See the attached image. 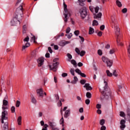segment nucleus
Listing matches in <instances>:
<instances>
[{"instance_id":"nucleus-1","label":"nucleus","mask_w":130,"mask_h":130,"mask_svg":"<svg viewBox=\"0 0 130 130\" xmlns=\"http://www.w3.org/2000/svg\"><path fill=\"white\" fill-rule=\"evenodd\" d=\"M23 6H20L16 9L15 12V15L13 19L11 21L12 26H17V25H20V20H22V17L23 15Z\"/></svg>"},{"instance_id":"nucleus-2","label":"nucleus","mask_w":130,"mask_h":130,"mask_svg":"<svg viewBox=\"0 0 130 130\" xmlns=\"http://www.w3.org/2000/svg\"><path fill=\"white\" fill-rule=\"evenodd\" d=\"M105 86L104 87V90H102L100 89V92H101L102 95L104 96L106 99H108L110 98V95H111V92L110 91V88L108 87V84L106 81H104Z\"/></svg>"},{"instance_id":"nucleus-3","label":"nucleus","mask_w":130,"mask_h":130,"mask_svg":"<svg viewBox=\"0 0 130 130\" xmlns=\"http://www.w3.org/2000/svg\"><path fill=\"white\" fill-rule=\"evenodd\" d=\"M114 32L115 35H116V41L117 45L119 46H122L123 44L121 42V35H120V29L118 25L114 26Z\"/></svg>"},{"instance_id":"nucleus-4","label":"nucleus","mask_w":130,"mask_h":130,"mask_svg":"<svg viewBox=\"0 0 130 130\" xmlns=\"http://www.w3.org/2000/svg\"><path fill=\"white\" fill-rule=\"evenodd\" d=\"M63 7H64V13L63 15L64 16V21L66 23L68 22V19L71 17V12L69 11L68 10V9L67 8L68 7V6L66 4H63Z\"/></svg>"},{"instance_id":"nucleus-5","label":"nucleus","mask_w":130,"mask_h":130,"mask_svg":"<svg viewBox=\"0 0 130 130\" xmlns=\"http://www.w3.org/2000/svg\"><path fill=\"white\" fill-rule=\"evenodd\" d=\"M102 59L103 62L107 63V67H109V68L112 67L113 63L112 60H111L108 58L104 56L102 57Z\"/></svg>"},{"instance_id":"nucleus-6","label":"nucleus","mask_w":130,"mask_h":130,"mask_svg":"<svg viewBox=\"0 0 130 130\" xmlns=\"http://www.w3.org/2000/svg\"><path fill=\"white\" fill-rule=\"evenodd\" d=\"M1 120L2 123H5L4 120H8V111L5 110L2 113Z\"/></svg>"},{"instance_id":"nucleus-7","label":"nucleus","mask_w":130,"mask_h":130,"mask_svg":"<svg viewBox=\"0 0 130 130\" xmlns=\"http://www.w3.org/2000/svg\"><path fill=\"white\" fill-rule=\"evenodd\" d=\"M59 64V63L57 61L53 63L52 65H49V67L50 69V71H53V72H56L57 71V66Z\"/></svg>"},{"instance_id":"nucleus-8","label":"nucleus","mask_w":130,"mask_h":130,"mask_svg":"<svg viewBox=\"0 0 130 130\" xmlns=\"http://www.w3.org/2000/svg\"><path fill=\"white\" fill-rule=\"evenodd\" d=\"M3 110H6V109H9V102L6 100H3V104L2 106Z\"/></svg>"},{"instance_id":"nucleus-9","label":"nucleus","mask_w":130,"mask_h":130,"mask_svg":"<svg viewBox=\"0 0 130 130\" xmlns=\"http://www.w3.org/2000/svg\"><path fill=\"white\" fill-rule=\"evenodd\" d=\"M80 15L82 19H85L87 16V10L86 9H82L80 12Z\"/></svg>"},{"instance_id":"nucleus-10","label":"nucleus","mask_w":130,"mask_h":130,"mask_svg":"<svg viewBox=\"0 0 130 130\" xmlns=\"http://www.w3.org/2000/svg\"><path fill=\"white\" fill-rule=\"evenodd\" d=\"M111 23L113 26H117L118 25L117 24V20L115 19V16H111Z\"/></svg>"},{"instance_id":"nucleus-11","label":"nucleus","mask_w":130,"mask_h":130,"mask_svg":"<svg viewBox=\"0 0 130 130\" xmlns=\"http://www.w3.org/2000/svg\"><path fill=\"white\" fill-rule=\"evenodd\" d=\"M38 67H41L43 66L44 63V58L40 57L38 59Z\"/></svg>"},{"instance_id":"nucleus-12","label":"nucleus","mask_w":130,"mask_h":130,"mask_svg":"<svg viewBox=\"0 0 130 130\" xmlns=\"http://www.w3.org/2000/svg\"><path fill=\"white\" fill-rule=\"evenodd\" d=\"M101 17H102V13L101 12L99 13L98 14H94V19H97L101 21Z\"/></svg>"},{"instance_id":"nucleus-13","label":"nucleus","mask_w":130,"mask_h":130,"mask_svg":"<svg viewBox=\"0 0 130 130\" xmlns=\"http://www.w3.org/2000/svg\"><path fill=\"white\" fill-rule=\"evenodd\" d=\"M37 93L39 97H43V89L42 88L37 89Z\"/></svg>"},{"instance_id":"nucleus-14","label":"nucleus","mask_w":130,"mask_h":130,"mask_svg":"<svg viewBox=\"0 0 130 130\" xmlns=\"http://www.w3.org/2000/svg\"><path fill=\"white\" fill-rule=\"evenodd\" d=\"M120 128L121 129H123V128H125V121L124 119H122L121 121H120Z\"/></svg>"},{"instance_id":"nucleus-15","label":"nucleus","mask_w":130,"mask_h":130,"mask_svg":"<svg viewBox=\"0 0 130 130\" xmlns=\"http://www.w3.org/2000/svg\"><path fill=\"white\" fill-rule=\"evenodd\" d=\"M70 115H71V110L68 109L65 111L64 114V117L65 118H68Z\"/></svg>"},{"instance_id":"nucleus-16","label":"nucleus","mask_w":130,"mask_h":130,"mask_svg":"<svg viewBox=\"0 0 130 130\" xmlns=\"http://www.w3.org/2000/svg\"><path fill=\"white\" fill-rule=\"evenodd\" d=\"M84 88H86V90L87 91L91 90H92V87L90 86V84L89 83H85V85H84Z\"/></svg>"},{"instance_id":"nucleus-17","label":"nucleus","mask_w":130,"mask_h":130,"mask_svg":"<svg viewBox=\"0 0 130 130\" xmlns=\"http://www.w3.org/2000/svg\"><path fill=\"white\" fill-rule=\"evenodd\" d=\"M30 46V43H25V45H23L22 48V50L23 51V50H25L26 48H28Z\"/></svg>"},{"instance_id":"nucleus-18","label":"nucleus","mask_w":130,"mask_h":130,"mask_svg":"<svg viewBox=\"0 0 130 130\" xmlns=\"http://www.w3.org/2000/svg\"><path fill=\"white\" fill-rule=\"evenodd\" d=\"M48 124L49 125H50V127H51L52 128H53V127H55V126H56V124H55L53 122L49 121Z\"/></svg>"},{"instance_id":"nucleus-19","label":"nucleus","mask_w":130,"mask_h":130,"mask_svg":"<svg viewBox=\"0 0 130 130\" xmlns=\"http://www.w3.org/2000/svg\"><path fill=\"white\" fill-rule=\"evenodd\" d=\"M9 123L6 122L4 123V126H3V130H9Z\"/></svg>"},{"instance_id":"nucleus-20","label":"nucleus","mask_w":130,"mask_h":130,"mask_svg":"<svg viewBox=\"0 0 130 130\" xmlns=\"http://www.w3.org/2000/svg\"><path fill=\"white\" fill-rule=\"evenodd\" d=\"M17 122H18V125H21V124H22V117L21 116H19L18 117Z\"/></svg>"},{"instance_id":"nucleus-21","label":"nucleus","mask_w":130,"mask_h":130,"mask_svg":"<svg viewBox=\"0 0 130 130\" xmlns=\"http://www.w3.org/2000/svg\"><path fill=\"white\" fill-rule=\"evenodd\" d=\"M31 37L30 38V42H34V43H35V42H36V41H35V36L32 35V34H31Z\"/></svg>"},{"instance_id":"nucleus-22","label":"nucleus","mask_w":130,"mask_h":130,"mask_svg":"<svg viewBox=\"0 0 130 130\" xmlns=\"http://www.w3.org/2000/svg\"><path fill=\"white\" fill-rule=\"evenodd\" d=\"M71 63L73 64L75 68H77V67H78V65L77 64V62L75 60V59H72L71 60Z\"/></svg>"},{"instance_id":"nucleus-23","label":"nucleus","mask_w":130,"mask_h":130,"mask_svg":"<svg viewBox=\"0 0 130 130\" xmlns=\"http://www.w3.org/2000/svg\"><path fill=\"white\" fill-rule=\"evenodd\" d=\"M74 80L71 82L72 84H77V82H78V78L76 76L74 77Z\"/></svg>"},{"instance_id":"nucleus-24","label":"nucleus","mask_w":130,"mask_h":130,"mask_svg":"<svg viewBox=\"0 0 130 130\" xmlns=\"http://www.w3.org/2000/svg\"><path fill=\"white\" fill-rule=\"evenodd\" d=\"M86 96L87 98H88V99H90V98H92V94H91V93L89 92H86Z\"/></svg>"},{"instance_id":"nucleus-25","label":"nucleus","mask_w":130,"mask_h":130,"mask_svg":"<svg viewBox=\"0 0 130 130\" xmlns=\"http://www.w3.org/2000/svg\"><path fill=\"white\" fill-rule=\"evenodd\" d=\"M116 3L117 6H118L119 8H121V7H122V4H121V3L119 1L117 0Z\"/></svg>"},{"instance_id":"nucleus-26","label":"nucleus","mask_w":130,"mask_h":130,"mask_svg":"<svg viewBox=\"0 0 130 130\" xmlns=\"http://www.w3.org/2000/svg\"><path fill=\"white\" fill-rule=\"evenodd\" d=\"M31 102L34 104H36V103H37V101L36 100V99L34 96L31 97Z\"/></svg>"},{"instance_id":"nucleus-27","label":"nucleus","mask_w":130,"mask_h":130,"mask_svg":"<svg viewBox=\"0 0 130 130\" xmlns=\"http://www.w3.org/2000/svg\"><path fill=\"white\" fill-rule=\"evenodd\" d=\"M29 36H27L24 40H23V42L24 43H29Z\"/></svg>"},{"instance_id":"nucleus-28","label":"nucleus","mask_w":130,"mask_h":130,"mask_svg":"<svg viewBox=\"0 0 130 130\" xmlns=\"http://www.w3.org/2000/svg\"><path fill=\"white\" fill-rule=\"evenodd\" d=\"M99 23H98V21H97V20H94L92 21V26H98Z\"/></svg>"},{"instance_id":"nucleus-29","label":"nucleus","mask_w":130,"mask_h":130,"mask_svg":"<svg viewBox=\"0 0 130 130\" xmlns=\"http://www.w3.org/2000/svg\"><path fill=\"white\" fill-rule=\"evenodd\" d=\"M94 33V28L90 27H89V34L91 35Z\"/></svg>"},{"instance_id":"nucleus-30","label":"nucleus","mask_w":130,"mask_h":130,"mask_svg":"<svg viewBox=\"0 0 130 130\" xmlns=\"http://www.w3.org/2000/svg\"><path fill=\"white\" fill-rule=\"evenodd\" d=\"M106 74L108 76V77H112V73L109 71V70L106 71Z\"/></svg>"},{"instance_id":"nucleus-31","label":"nucleus","mask_w":130,"mask_h":130,"mask_svg":"<svg viewBox=\"0 0 130 130\" xmlns=\"http://www.w3.org/2000/svg\"><path fill=\"white\" fill-rule=\"evenodd\" d=\"M112 76H114V77H117L118 76L116 70L113 71Z\"/></svg>"},{"instance_id":"nucleus-32","label":"nucleus","mask_w":130,"mask_h":130,"mask_svg":"<svg viewBox=\"0 0 130 130\" xmlns=\"http://www.w3.org/2000/svg\"><path fill=\"white\" fill-rule=\"evenodd\" d=\"M26 31H27V25H24L23 26V33H26Z\"/></svg>"},{"instance_id":"nucleus-33","label":"nucleus","mask_w":130,"mask_h":130,"mask_svg":"<svg viewBox=\"0 0 130 130\" xmlns=\"http://www.w3.org/2000/svg\"><path fill=\"white\" fill-rule=\"evenodd\" d=\"M105 123V120L104 119H101L100 121V124H101V125H104V124Z\"/></svg>"},{"instance_id":"nucleus-34","label":"nucleus","mask_w":130,"mask_h":130,"mask_svg":"<svg viewBox=\"0 0 130 130\" xmlns=\"http://www.w3.org/2000/svg\"><path fill=\"white\" fill-rule=\"evenodd\" d=\"M80 56H84V55H85V54H86V51L82 50L81 51V52L80 53Z\"/></svg>"},{"instance_id":"nucleus-35","label":"nucleus","mask_w":130,"mask_h":130,"mask_svg":"<svg viewBox=\"0 0 130 130\" xmlns=\"http://www.w3.org/2000/svg\"><path fill=\"white\" fill-rule=\"evenodd\" d=\"M21 105V102L19 101H17L16 103V107H20V105Z\"/></svg>"},{"instance_id":"nucleus-36","label":"nucleus","mask_w":130,"mask_h":130,"mask_svg":"<svg viewBox=\"0 0 130 130\" xmlns=\"http://www.w3.org/2000/svg\"><path fill=\"white\" fill-rule=\"evenodd\" d=\"M65 36H67L68 39H71V38H72V37L73 36V34L72 33H70L69 35L66 34Z\"/></svg>"},{"instance_id":"nucleus-37","label":"nucleus","mask_w":130,"mask_h":130,"mask_svg":"<svg viewBox=\"0 0 130 130\" xmlns=\"http://www.w3.org/2000/svg\"><path fill=\"white\" fill-rule=\"evenodd\" d=\"M128 56L130 58V44H129L128 47H127Z\"/></svg>"},{"instance_id":"nucleus-38","label":"nucleus","mask_w":130,"mask_h":130,"mask_svg":"<svg viewBox=\"0 0 130 130\" xmlns=\"http://www.w3.org/2000/svg\"><path fill=\"white\" fill-rule=\"evenodd\" d=\"M64 122V120H63V117H62V118L60 120V124H62V126H63Z\"/></svg>"},{"instance_id":"nucleus-39","label":"nucleus","mask_w":130,"mask_h":130,"mask_svg":"<svg viewBox=\"0 0 130 130\" xmlns=\"http://www.w3.org/2000/svg\"><path fill=\"white\" fill-rule=\"evenodd\" d=\"M120 116L121 117H124V116H125V113L122 111L120 112Z\"/></svg>"},{"instance_id":"nucleus-40","label":"nucleus","mask_w":130,"mask_h":130,"mask_svg":"<svg viewBox=\"0 0 130 130\" xmlns=\"http://www.w3.org/2000/svg\"><path fill=\"white\" fill-rule=\"evenodd\" d=\"M109 52L110 54H113V53H114V52H115V50H114V49H112L110 50Z\"/></svg>"},{"instance_id":"nucleus-41","label":"nucleus","mask_w":130,"mask_h":130,"mask_svg":"<svg viewBox=\"0 0 130 130\" xmlns=\"http://www.w3.org/2000/svg\"><path fill=\"white\" fill-rule=\"evenodd\" d=\"M126 112H127V115L128 118L130 119V109H127L126 110Z\"/></svg>"},{"instance_id":"nucleus-42","label":"nucleus","mask_w":130,"mask_h":130,"mask_svg":"<svg viewBox=\"0 0 130 130\" xmlns=\"http://www.w3.org/2000/svg\"><path fill=\"white\" fill-rule=\"evenodd\" d=\"M11 112L12 113H15V111L16 110V108H15V106H12L11 107Z\"/></svg>"},{"instance_id":"nucleus-43","label":"nucleus","mask_w":130,"mask_h":130,"mask_svg":"<svg viewBox=\"0 0 130 130\" xmlns=\"http://www.w3.org/2000/svg\"><path fill=\"white\" fill-rule=\"evenodd\" d=\"M70 73L71 75H72V76H75V70H74V69H71L70 70Z\"/></svg>"},{"instance_id":"nucleus-44","label":"nucleus","mask_w":130,"mask_h":130,"mask_svg":"<svg viewBox=\"0 0 130 130\" xmlns=\"http://www.w3.org/2000/svg\"><path fill=\"white\" fill-rule=\"evenodd\" d=\"M75 72L76 73H77V74H78V75H80L81 73H82V72L81 71V70H80V69H77L75 70Z\"/></svg>"},{"instance_id":"nucleus-45","label":"nucleus","mask_w":130,"mask_h":130,"mask_svg":"<svg viewBox=\"0 0 130 130\" xmlns=\"http://www.w3.org/2000/svg\"><path fill=\"white\" fill-rule=\"evenodd\" d=\"M67 34H69V33H70V32H71V27H68L67 29H66V31Z\"/></svg>"},{"instance_id":"nucleus-46","label":"nucleus","mask_w":130,"mask_h":130,"mask_svg":"<svg viewBox=\"0 0 130 130\" xmlns=\"http://www.w3.org/2000/svg\"><path fill=\"white\" fill-rule=\"evenodd\" d=\"M75 51H76V53L78 54H80V53L81 52L80 51V49H79V48H75Z\"/></svg>"},{"instance_id":"nucleus-47","label":"nucleus","mask_w":130,"mask_h":130,"mask_svg":"<svg viewBox=\"0 0 130 130\" xmlns=\"http://www.w3.org/2000/svg\"><path fill=\"white\" fill-rule=\"evenodd\" d=\"M67 56L69 59H72V58H73V56H72V55H71L70 53H67Z\"/></svg>"},{"instance_id":"nucleus-48","label":"nucleus","mask_w":130,"mask_h":130,"mask_svg":"<svg viewBox=\"0 0 130 130\" xmlns=\"http://www.w3.org/2000/svg\"><path fill=\"white\" fill-rule=\"evenodd\" d=\"M74 34L76 35V36H78L79 34H80V31L79 30H75L74 31Z\"/></svg>"},{"instance_id":"nucleus-49","label":"nucleus","mask_w":130,"mask_h":130,"mask_svg":"<svg viewBox=\"0 0 130 130\" xmlns=\"http://www.w3.org/2000/svg\"><path fill=\"white\" fill-rule=\"evenodd\" d=\"M94 11H95V13H98V12L99 11V7H96L95 8H94Z\"/></svg>"},{"instance_id":"nucleus-50","label":"nucleus","mask_w":130,"mask_h":130,"mask_svg":"<svg viewBox=\"0 0 130 130\" xmlns=\"http://www.w3.org/2000/svg\"><path fill=\"white\" fill-rule=\"evenodd\" d=\"M85 104H86V105H89V104H90V100L86 99L85 100Z\"/></svg>"},{"instance_id":"nucleus-51","label":"nucleus","mask_w":130,"mask_h":130,"mask_svg":"<svg viewBox=\"0 0 130 130\" xmlns=\"http://www.w3.org/2000/svg\"><path fill=\"white\" fill-rule=\"evenodd\" d=\"M86 83V80L82 79L80 81V83L82 85H84Z\"/></svg>"},{"instance_id":"nucleus-52","label":"nucleus","mask_w":130,"mask_h":130,"mask_svg":"<svg viewBox=\"0 0 130 130\" xmlns=\"http://www.w3.org/2000/svg\"><path fill=\"white\" fill-rule=\"evenodd\" d=\"M104 29H105V25H101V27H100V29L102 31H103V30H104Z\"/></svg>"},{"instance_id":"nucleus-53","label":"nucleus","mask_w":130,"mask_h":130,"mask_svg":"<svg viewBox=\"0 0 130 130\" xmlns=\"http://www.w3.org/2000/svg\"><path fill=\"white\" fill-rule=\"evenodd\" d=\"M122 13H123L124 14H125V13H126L127 12V9L126 8H124L122 10Z\"/></svg>"},{"instance_id":"nucleus-54","label":"nucleus","mask_w":130,"mask_h":130,"mask_svg":"<svg viewBox=\"0 0 130 130\" xmlns=\"http://www.w3.org/2000/svg\"><path fill=\"white\" fill-rule=\"evenodd\" d=\"M98 53L99 55H102V50H98Z\"/></svg>"},{"instance_id":"nucleus-55","label":"nucleus","mask_w":130,"mask_h":130,"mask_svg":"<svg viewBox=\"0 0 130 130\" xmlns=\"http://www.w3.org/2000/svg\"><path fill=\"white\" fill-rule=\"evenodd\" d=\"M79 75H80V76H81L82 78H86V74L84 73L81 72Z\"/></svg>"},{"instance_id":"nucleus-56","label":"nucleus","mask_w":130,"mask_h":130,"mask_svg":"<svg viewBox=\"0 0 130 130\" xmlns=\"http://www.w3.org/2000/svg\"><path fill=\"white\" fill-rule=\"evenodd\" d=\"M47 127H48V125H47V124H45L43 128L44 129L47 130Z\"/></svg>"},{"instance_id":"nucleus-57","label":"nucleus","mask_w":130,"mask_h":130,"mask_svg":"<svg viewBox=\"0 0 130 130\" xmlns=\"http://www.w3.org/2000/svg\"><path fill=\"white\" fill-rule=\"evenodd\" d=\"M61 76L63 78H64L65 77L68 76V74L66 73H63L62 74Z\"/></svg>"},{"instance_id":"nucleus-58","label":"nucleus","mask_w":130,"mask_h":130,"mask_svg":"<svg viewBox=\"0 0 130 130\" xmlns=\"http://www.w3.org/2000/svg\"><path fill=\"white\" fill-rule=\"evenodd\" d=\"M105 48H106V49H109V48H110V45H109V44H107V45L105 46Z\"/></svg>"},{"instance_id":"nucleus-59","label":"nucleus","mask_w":130,"mask_h":130,"mask_svg":"<svg viewBox=\"0 0 130 130\" xmlns=\"http://www.w3.org/2000/svg\"><path fill=\"white\" fill-rule=\"evenodd\" d=\"M45 57H47V58H49V57H50V54L47 53L45 55Z\"/></svg>"},{"instance_id":"nucleus-60","label":"nucleus","mask_w":130,"mask_h":130,"mask_svg":"<svg viewBox=\"0 0 130 130\" xmlns=\"http://www.w3.org/2000/svg\"><path fill=\"white\" fill-rule=\"evenodd\" d=\"M96 108L97 109H100L101 108V105L98 104L96 105Z\"/></svg>"},{"instance_id":"nucleus-61","label":"nucleus","mask_w":130,"mask_h":130,"mask_svg":"<svg viewBox=\"0 0 130 130\" xmlns=\"http://www.w3.org/2000/svg\"><path fill=\"white\" fill-rule=\"evenodd\" d=\"M48 51L50 52V53H52V49H51V47H49L48 48Z\"/></svg>"},{"instance_id":"nucleus-62","label":"nucleus","mask_w":130,"mask_h":130,"mask_svg":"<svg viewBox=\"0 0 130 130\" xmlns=\"http://www.w3.org/2000/svg\"><path fill=\"white\" fill-rule=\"evenodd\" d=\"M96 113H97L98 114H101V113H102V112L101 111V110L98 109L96 111Z\"/></svg>"},{"instance_id":"nucleus-63","label":"nucleus","mask_w":130,"mask_h":130,"mask_svg":"<svg viewBox=\"0 0 130 130\" xmlns=\"http://www.w3.org/2000/svg\"><path fill=\"white\" fill-rule=\"evenodd\" d=\"M101 130H106V126H102L101 128Z\"/></svg>"},{"instance_id":"nucleus-64","label":"nucleus","mask_w":130,"mask_h":130,"mask_svg":"<svg viewBox=\"0 0 130 130\" xmlns=\"http://www.w3.org/2000/svg\"><path fill=\"white\" fill-rule=\"evenodd\" d=\"M98 35L100 37H101V36H102V31H99L98 33Z\"/></svg>"}]
</instances>
